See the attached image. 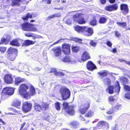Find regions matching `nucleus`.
Returning <instances> with one entry per match:
<instances>
[{"mask_svg": "<svg viewBox=\"0 0 130 130\" xmlns=\"http://www.w3.org/2000/svg\"><path fill=\"white\" fill-rule=\"evenodd\" d=\"M56 75H61L63 76L64 75V74L61 72H57L56 73Z\"/></svg>", "mask_w": 130, "mask_h": 130, "instance_id": "3c124183", "label": "nucleus"}, {"mask_svg": "<svg viewBox=\"0 0 130 130\" xmlns=\"http://www.w3.org/2000/svg\"><path fill=\"white\" fill-rule=\"evenodd\" d=\"M60 104L58 102H57L55 104V108L57 110H59L60 109Z\"/></svg>", "mask_w": 130, "mask_h": 130, "instance_id": "37998d69", "label": "nucleus"}, {"mask_svg": "<svg viewBox=\"0 0 130 130\" xmlns=\"http://www.w3.org/2000/svg\"><path fill=\"white\" fill-rule=\"evenodd\" d=\"M33 24L28 23H25L22 24L21 25L22 29L26 31H36L37 29L32 26Z\"/></svg>", "mask_w": 130, "mask_h": 130, "instance_id": "20e7f679", "label": "nucleus"}, {"mask_svg": "<svg viewBox=\"0 0 130 130\" xmlns=\"http://www.w3.org/2000/svg\"><path fill=\"white\" fill-rule=\"evenodd\" d=\"M114 112L113 108H110L109 110L107 112V113L108 114H111L113 113Z\"/></svg>", "mask_w": 130, "mask_h": 130, "instance_id": "de8ad7c7", "label": "nucleus"}, {"mask_svg": "<svg viewBox=\"0 0 130 130\" xmlns=\"http://www.w3.org/2000/svg\"><path fill=\"white\" fill-rule=\"evenodd\" d=\"M97 127L99 129L105 127L106 128H108L109 127V125L107 122L105 121H100L97 124Z\"/></svg>", "mask_w": 130, "mask_h": 130, "instance_id": "1a4fd4ad", "label": "nucleus"}, {"mask_svg": "<svg viewBox=\"0 0 130 130\" xmlns=\"http://www.w3.org/2000/svg\"><path fill=\"white\" fill-rule=\"evenodd\" d=\"M6 47H0V51L2 53L6 51Z\"/></svg>", "mask_w": 130, "mask_h": 130, "instance_id": "c03bdc74", "label": "nucleus"}, {"mask_svg": "<svg viewBox=\"0 0 130 130\" xmlns=\"http://www.w3.org/2000/svg\"><path fill=\"white\" fill-rule=\"evenodd\" d=\"M21 0H13V2L11 4L12 6H19L20 4L19 3L21 1Z\"/></svg>", "mask_w": 130, "mask_h": 130, "instance_id": "2f4dec72", "label": "nucleus"}, {"mask_svg": "<svg viewBox=\"0 0 130 130\" xmlns=\"http://www.w3.org/2000/svg\"><path fill=\"white\" fill-rule=\"evenodd\" d=\"M94 115V112L91 110H89L88 111L85 115L86 117H91Z\"/></svg>", "mask_w": 130, "mask_h": 130, "instance_id": "473e14b6", "label": "nucleus"}, {"mask_svg": "<svg viewBox=\"0 0 130 130\" xmlns=\"http://www.w3.org/2000/svg\"><path fill=\"white\" fill-rule=\"evenodd\" d=\"M66 23L68 25H70L71 23V21L70 19H68L66 21Z\"/></svg>", "mask_w": 130, "mask_h": 130, "instance_id": "603ef678", "label": "nucleus"}, {"mask_svg": "<svg viewBox=\"0 0 130 130\" xmlns=\"http://www.w3.org/2000/svg\"><path fill=\"white\" fill-rule=\"evenodd\" d=\"M4 80L5 82L7 84H11L13 82L12 77L10 74L6 75L4 76Z\"/></svg>", "mask_w": 130, "mask_h": 130, "instance_id": "9d476101", "label": "nucleus"}, {"mask_svg": "<svg viewBox=\"0 0 130 130\" xmlns=\"http://www.w3.org/2000/svg\"><path fill=\"white\" fill-rule=\"evenodd\" d=\"M108 19V18L107 17H101L99 20V23L100 24H104L106 22Z\"/></svg>", "mask_w": 130, "mask_h": 130, "instance_id": "4be33fe9", "label": "nucleus"}, {"mask_svg": "<svg viewBox=\"0 0 130 130\" xmlns=\"http://www.w3.org/2000/svg\"><path fill=\"white\" fill-rule=\"evenodd\" d=\"M106 44L109 47H111L112 44V43L110 41H108L106 42Z\"/></svg>", "mask_w": 130, "mask_h": 130, "instance_id": "864d4df0", "label": "nucleus"}, {"mask_svg": "<svg viewBox=\"0 0 130 130\" xmlns=\"http://www.w3.org/2000/svg\"><path fill=\"white\" fill-rule=\"evenodd\" d=\"M59 91L63 100H66L70 98L71 92L67 88L62 87L60 88Z\"/></svg>", "mask_w": 130, "mask_h": 130, "instance_id": "f03ea898", "label": "nucleus"}, {"mask_svg": "<svg viewBox=\"0 0 130 130\" xmlns=\"http://www.w3.org/2000/svg\"><path fill=\"white\" fill-rule=\"evenodd\" d=\"M121 82L124 85L126 84L127 82L128 79L124 77H122L121 78Z\"/></svg>", "mask_w": 130, "mask_h": 130, "instance_id": "72a5a7b5", "label": "nucleus"}, {"mask_svg": "<svg viewBox=\"0 0 130 130\" xmlns=\"http://www.w3.org/2000/svg\"><path fill=\"white\" fill-rule=\"evenodd\" d=\"M115 35L117 37H119L120 35V34L117 31H115Z\"/></svg>", "mask_w": 130, "mask_h": 130, "instance_id": "052dcab7", "label": "nucleus"}, {"mask_svg": "<svg viewBox=\"0 0 130 130\" xmlns=\"http://www.w3.org/2000/svg\"><path fill=\"white\" fill-rule=\"evenodd\" d=\"M87 67L88 70L91 71H92L96 68V66L91 61H89L88 62L87 65Z\"/></svg>", "mask_w": 130, "mask_h": 130, "instance_id": "ddd939ff", "label": "nucleus"}, {"mask_svg": "<svg viewBox=\"0 0 130 130\" xmlns=\"http://www.w3.org/2000/svg\"><path fill=\"white\" fill-rule=\"evenodd\" d=\"M125 97L126 99H130V93H126L125 95Z\"/></svg>", "mask_w": 130, "mask_h": 130, "instance_id": "49530a36", "label": "nucleus"}, {"mask_svg": "<svg viewBox=\"0 0 130 130\" xmlns=\"http://www.w3.org/2000/svg\"><path fill=\"white\" fill-rule=\"evenodd\" d=\"M15 89L11 87H5L2 90V95H3L4 94L6 95H12L14 93Z\"/></svg>", "mask_w": 130, "mask_h": 130, "instance_id": "39448f33", "label": "nucleus"}, {"mask_svg": "<svg viewBox=\"0 0 130 130\" xmlns=\"http://www.w3.org/2000/svg\"><path fill=\"white\" fill-rule=\"evenodd\" d=\"M25 124V122H24L22 124H21V129H22L24 127V126Z\"/></svg>", "mask_w": 130, "mask_h": 130, "instance_id": "774afa93", "label": "nucleus"}, {"mask_svg": "<svg viewBox=\"0 0 130 130\" xmlns=\"http://www.w3.org/2000/svg\"><path fill=\"white\" fill-rule=\"evenodd\" d=\"M70 45L66 43H64L62 45V51L64 54H68L70 53Z\"/></svg>", "mask_w": 130, "mask_h": 130, "instance_id": "0eeeda50", "label": "nucleus"}, {"mask_svg": "<svg viewBox=\"0 0 130 130\" xmlns=\"http://www.w3.org/2000/svg\"><path fill=\"white\" fill-rule=\"evenodd\" d=\"M17 51V50L16 49L10 47L8 49V53L9 54H11L13 53V52H16Z\"/></svg>", "mask_w": 130, "mask_h": 130, "instance_id": "c9c22d12", "label": "nucleus"}, {"mask_svg": "<svg viewBox=\"0 0 130 130\" xmlns=\"http://www.w3.org/2000/svg\"><path fill=\"white\" fill-rule=\"evenodd\" d=\"M25 36L27 37H34V35L31 33H28L27 34H25Z\"/></svg>", "mask_w": 130, "mask_h": 130, "instance_id": "8fccbe9b", "label": "nucleus"}, {"mask_svg": "<svg viewBox=\"0 0 130 130\" xmlns=\"http://www.w3.org/2000/svg\"><path fill=\"white\" fill-rule=\"evenodd\" d=\"M66 111L67 112L69 115H74L75 113L74 107L73 105L70 106L69 108Z\"/></svg>", "mask_w": 130, "mask_h": 130, "instance_id": "a211bd4d", "label": "nucleus"}, {"mask_svg": "<svg viewBox=\"0 0 130 130\" xmlns=\"http://www.w3.org/2000/svg\"><path fill=\"white\" fill-rule=\"evenodd\" d=\"M69 104L66 102H63V105L64 108L66 110H67L69 108V106H68Z\"/></svg>", "mask_w": 130, "mask_h": 130, "instance_id": "58836bf2", "label": "nucleus"}, {"mask_svg": "<svg viewBox=\"0 0 130 130\" xmlns=\"http://www.w3.org/2000/svg\"><path fill=\"white\" fill-rule=\"evenodd\" d=\"M106 0H100V2L102 4H104L106 2Z\"/></svg>", "mask_w": 130, "mask_h": 130, "instance_id": "0e129e2a", "label": "nucleus"}, {"mask_svg": "<svg viewBox=\"0 0 130 130\" xmlns=\"http://www.w3.org/2000/svg\"><path fill=\"white\" fill-rule=\"evenodd\" d=\"M111 52H112L113 53H115L117 52V50L116 48L113 49L112 51H111Z\"/></svg>", "mask_w": 130, "mask_h": 130, "instance_id": "338daca9", "label": "nucleus"}, {"mask_svg": "<svg viewBox=\"0 0 130 130\" xmlns=\"http://www.w3.org/2000/svg\"><path fill=\"white\" fill-rule=\"evenodd\" d=\"M60 15L59 13H56L53 15H51L48 17L47 19L46 20L47 21L50 20L51 19L54 17H60Z\"/></svg>", "mask_w": 130, "mask_h": 130, "instance_id": "c756f323", "label": "nucleus"}, {"mask_svg": "<svg viewBox=\"0 0 130 130\" xmlns=\"http://www.w3.org/2000/svg\"><path fill=\"white\" fill-rule=\"evenodd\" d=\"M6 40V39L5 38H2L1 40V42H0V44L3 43L5 42Z\"/></svg>", "mask_w": 130, "mask_h": 130, "instance_id": "6e6d98bb", "label": "nucleus"}, {"mask_svg": "<svg viewBox=\"0 0 130 130\" xmlns=\"http://www.w3.org/2000/svg\"><path fill=\"white\" fill-rule=\"evenodd\" d=\"M90 58L88 53L87 51L84 52L81 58L82 61H84Z\"/></svg>", "mask_w": 130, "mask_h": 130, "instance_id": "f3484780", "label": "nucleus"}, {"mask_svg": "<svg viewBox=\"0 0 130 130\" xmlns=\"http://www.w3.org/2000/svg\"><path fill=\"white\" fill-rule=\"evenodd\" d=\"M112 130H119L121 129L119 128V127L118 126L117 124H115L114 126L112 127Z\"/></svg>", "mask_w": 130, "mask_h": 130, "instance_id": "79ce46f5", "label": "nucleus"}, {"mask_svg": "<svg viewBox=\"0 0 130 130\" xmlns=\"http://www.w3.org/2000/svg\"><path fill=\"white\" fill-rule=\"evenodd\" d=\"M96 19H93L90 22V24L93 26H95L96 25Z\"/></svg>", "mask_w": 130, "mask_h": 130, "instance_id": "ea45409f", "label": "nucleus"}, {"mask_svg": "<svg viewBox=\"0 0 130 130\" xmlns=\"http://www.w3.org/2000/svg\"><path fill=\"white\" fill-rule=\"evenodd\" d=\"M57 72L56 69L53 68L51 69V72L54 73V74L55 75H56V73Z\"/></svg>", "mask_w": 130, "mask_h": 130, "instance_id": "5fc2aeb1", "label": "nucleus"}, {"mask_svg": "<svg viewBox=\"0 0 130 130\" xmlns=\"http://www.w3.org/2000/svg\"><path fill=\"white\" fill-rule=\"evenodd\" d=\"M114 88L113 86H110L106 89V91L108 93L112 94L114 92Z\"/></svg>", "mask_w": 130, "mask_h": 130, "instance_id": "bb28decb", "label": "nucleus"}, {"mask_svg": "<svg viewBox=\"0 0 130 130\" xmlns=\"http://www.w3.org/2000/svg\"><path fill=\"white\" fill-rule=\"evenodd\" d=\"M85 31V35L87 36H90L93 33V29L90 27L86 28V29Z\"/></svg>", "mask_w": 130, "mask_h": 130, "instance_id": "aec40b11", "label": "nucleus"}, {"mask_svg": "<svg viewBox=\"0 0 130 130\" xmlns=\"http://www.w3.org/2000/svg\"><path fill=\"white\" fill-rule=\"evenodd\" d=\"M73 40L75 41L76 42L78 43H82V40L81 39L77 38H74L73 39Z\"/></svg>", "mask_w": 130, "mask_h": 130, "instance_id": "a19ab883", "label": "nucleus"}, {"mask_svg": "<svg viewBox=\"0 0 130 130\" xmlns=\"http://www.w3.org/2000/svg\"><path fill=\"white\" fill-rule=\"evenodd\" d=\"M79 125L78 123L76 121H73L70 123V125L71 126L74 128L77 127L79 126Z\"/></svg>", "mask_w": 130, "mask_h": 130, "instance_id": "cd10ccee", "label": "nucleus"}, {"mask_svg": "<svg viewBox=\"0 0 130 130\" xmlns=\"http://www.w3.org/2000/svg\"><path fill=\"white\" fill-rule=\"evenodd\" d=\"M22 43V40L20 39H15L10 42V44L12 45L19 46Z\"/></svg>", "mask_w": 130, "mask_h": 130, "instance_id": "6ab92c4d", "label": "nucleus"}, {"mask_svg": "<svg viewBox=\"0 0 130 130\" xmlns=\"http://www.w3.org/2000/svg\"><path fill=\"white\" fill-rule=\"evenodd\" d=\"M21 103V101L18 100H14L12 104V105L13 106L16 107L20 109L21 107L20 106Z\"/></svg>", "mask_w": 130, "mask_h": 130, "instance_id": "412c9836", "label": "nucleus"}, {"mask_svg": "<svg viewBox=\"0 0 130 130\" xmlns=\"http://www.w3.org/2000/svg\"><path fill=\"white\" fill-rule=\"evenodd\" d=\"M28 88V86L25 84L21 85L19 88L20 94L26 99H29L30 98V95H34L36 93L35 89L33 86L30 87L29 91L27 90Z\"/></svg>", "mask_w": 130, "mask_h": 130, "instance_id": "f257e3e1", "label": "nucleus"}, {"mask_svg": "<svg viewBox=\"0 0 130 130\" xmlns=\"http://www.w3.org/2000/svg\"><path fill=\"white\" fill-rule=\"evenodd\" d=\"M125 89L127 91H130V86L128 85L124 86Z\"/></svg>", "mask_w": 130, "mask_h": 130, "instance_id": "a18cd8bd", "label": "nucleus"}, {"mask_svg": "<svg viewBox=\"0 0 130 130\" xmlns=\"http://www.w3.org/2000/svg\"><path fill=\"white\" fill-rule=\"evenodd\" d=\"M86 28V26L81 27L77 26L74 27L75 30L79 33H81L85 31Z\"/></svg>", "mask_w": 130, "mask_h": 130, "instance_id": "dca6fc26", "label": "nucleus"}, {"mask_svg": "<svg viewBox=\"0 0 130 130\" xmlns=\"http://www.w3.org/2000/svg\"><path fill=\"white\" fill-rule=\"evenodd\" d=\"M34 107L35 110L36 111H40L42 110L41 106L38 104L35 103Z\"/></svg>", "mask_w": 130, "mask_h": 130, "instance_id": "b1692460", "label": "nucleus"}, {"mask_svg": "<svg viewBox=\"0 0 130 130\" xmlns=\"http://www.w3.org/2000/svg\"><path fill=\"white\" fill-rule=\"evenodd\" d=\"M22 110L25 112H27L31 110L32 105L28 102H26L23 104Z\"/></svg>", "mask_w": 130, "mask_h": 130, "instance_id": "423d86ee", "label": "nucleus"}, {"mask_svg": "<svg viewBox=\"0 0 130 130\" xmlns=\"http://www.w3.org/2000/svg\"><path fill=\"white\" fill-rule=\"evenodd\" d=\"M24 80L23 78L20 77H18L15 78L14 83L15 85H18L21 83L23 82Z\"/></svg>", "mask_w": 130, "mask_h": 130, "instance_id": "5701e85b", "label": "nucleus"}, {"mask_svg": "<svg viewBox=\"0 0 130 130\" xmlns=\"http://www.w3.org/2000/svg\"><path fill=\"white\" fill-rule=\"evenodd\" d=\"M114 88V92L118 94L120 90V87L119 82L118 81H116L115 83L114 86H113Z\"/></svg>", "mask_w": 130, "mask_h": 130, "instance_id": "2eb2a0df", "label": "nucleus"}, {"mask_svg": "<svg viewBox=\"0 0 130 130\" xmlns=\"http://www.w3.org/2000/svg\"><path fill=\"white\" fill-rule=\"evenodd\" d=\"M99 76L101 78H103L104 76H106L107 75V72L106 71H102L98 73Z\"/></svg>", "mask_w": 130, "mask_h": 130, "instance_id": "c85d7f7f", "label": "nucleus"}, {"mask_svg": "<svg viewBox=\"0 0 130 130\" xmlns=\"http://www.w3.org/2000/svg\"><path fill=\"white\" fill-rule=\"evenodd\" d=\"M90 130H96V127H91L89 128Z\"/></svg>", "mask_w": 130, "mask_h": 130, "instance_id": "69168bd1", "label": "nucleus"}, {"mask_svg": "<svg viewBox=\"0 0 130 130\" xmlns=\"http://www.w3.org/2000/svg\"><path fill=\"white\" fill-rule=\"evenodd\" d=\"M113 109L114 111H117L119 108V106H116L115 107H114L113 108Z\"/></svg>", "mask_w": 130, "mask_h": 130, "instance_id": "13d9d810", "label": "nucleus"}, {"mask_svg": "<svg viewBox=\"0 0 130 130\" xmlns=\"http://www.w3.org/2000/svg\"><path fill=\"white\" fill-rule=\"evenodd\" d=\"M52 50L53 51L54 54H55L56 56L57 57L59 56L61 54V50L59 47H54L53 48Z\"/></svg>", "mask_w": 130, "mask_h": 130, "instance_id": "4468645a", "label": "nucleus"}, {"mask_svg": "<svg viewBox=\"0 0 130 130\" xmlns=\"http://www.w3.org/2000/svg\"><path fill=\"white\" fill-rule=\"evenodd\" d=\"M72 51L74 52H77L79 51V47H78L75 46L72 47Z\"/></svg>", "mask_w": 130, "mask_h": 130, "instance_id": "4c0bfd02", "label": "nucleus"}, {"mask_svg": "<svg viewBox=\"0 0 130 130\" xmlns=\"http://www.w3.org/2000/svg\"><path fill=\"white\" fill-rule=\"evenodd\" d=\"M84 15L81 13H77L74 15L73 19L74 21L79 24H83L85 23V21L84 19Z\"/></svg>", "mask_w": 130, "mask_h": 130, "instance_id": "7ed1b4c3", "label": "nucleus"}, {"mask_svg": "<svg viewBox=\"0 0 130 130\" xmlns=\"http://www.w3.org/2000/svg\"><path fill=\"white\" fill-rule=\"evenodd\" d=\"M103 81L104 82V83L106 84L109 85L110 84V80L108 78L104 79Z\"/></svg>", "mask_w": 130, "mask_h": 130, "instance_id": "e433bc0d", "label": "nucleus"}, {"mask_svg": "<svg viewBox=\"0 0 130 130\" xmlns=\"http://www.w3.org/2000/svg\"><path fill=\"white\" fill-rule=\"evenodd\" d=\"M32 17V15L29 13H27L25 16L23 17L22 18L23 20L25 21H27L28 18H31Z\"/></svg>", "mask_w": 130, "mask_h": 130, "instance_id": "7c9ffc66", "label": "nucleus"}, {"mask_svg": "<svg viewBox=\"0 0 130 130\" xmlns=\"http://www.w3.org/2000/svg\"><path fill=\"white\" fill-rule=\"evenodd\" d=\"M89 103L87 102L84 104H82L80 107L79 111L82 114H84L87 110L89 107Z\"/></svg>", "mask_w": 130, "mask_h": 130, "instance_id": "6e6552de", "label": "nucleus"}, {"mask_svg": "<svg viewBox=\"0 0 130 130\" xmlns=\"http://www.w3.org/2000/svg\"><path fill=\"white\" fill-rule=\"evenodd\" d=\"M42 110H45L47 109L48 107V105L45 103H43L41 105Z\"/></svg>", "mask_w": 130, "mask_h": 130, "instance_id": "f704fd0d", "label": "nucleus"}, {"mask_svg": "<svg viewBox=\"0 0 130 130\" xmlns=\"http://www.w3.org/2000/svg\"><path fill=\"white\" fill-rule=\"evenodd\" d=\"M63 61L65 62L72 63L73 60V59L71 58L69 55H67L65 58L63 59Z\"/></svg>", "mask_w": 130, "mask_h": 130, "instance_id": "393cba45", "label": "nucleus"}, {"mask_svg": "<svg viewBox=\"0 0 130 130\" xmlns=\"http://www.w3.org/2000/svg\"><path fill=\"white\" fill-rule=\"evenodd\" d=\"M35 42L31 40H27L25 41L23 44V46H28L29 45L33 44Z\"/></svg>", "mask_w": 130, "mask_h": 130, "instance_id": "a878e982", "label": "nucleus"}, {"mask_svg": "<svg viewBox=\"0 0 130 130\" xmlns=\"http://www.w3.org/2000/svg\"><path fill=\"white\" fill-rule=\"evenodd\" d=\"M109 100L110 101H114L115 99L112 96H111L109 97Z\"/></svg>", "mask_w": 130, "mask_h": 130, "instance_id": "bf43d9fd", "label": "nucleus"}, {"mask_svg": "<svg viewBox=\"0 0 130 130\" xmlns=\"http://www.w3.org/2000/svg\"><path fill=\"white\" fill-rule=\"evenodd\" d=\"M126 26V23L123 22L122 23L121 26L124 27Z\"/></svg>", "mask_w": 130, "mask_h": 130, "instance_id": "e2e57ef3", "label": "nucleus"}, {"mask_svg": "<svg viewBox=\"0 0 130 130\" xmlns=\"http://www.w3.org/2000/svg\"><path fill=\"white\" fill-rule=\"evenodd\" d=\"M50 117H51L50 116H48L47 118V120H48V121L50 122H52V121H54V120H52L51 119H50ZM46 120H47V119Z\"/></svg>", "mask_w": 130, "mask_h": 130, "instance_id": "4d7b16f0", "label": "nucleus"}, {"mask_svg": "<svg viewBox=\"0 0 130 130\" xmlns=\"http://www.w3.org/2000/svg\"><path fill=\"white\" fill-rule=\"evenodd\" d=\"M90 45L93 47H95L96 46V43L93 41H91L90 43Z\"/></svg>", "mask_w": 130, "mask_h": 130, "instance_id": "09e8293b", "label": "nucleus"}, {"mask_svg": "<svg viewBox=\"0 0 130 130\" xmlns=\"http://www.w3.org/2000/svg\"><path fill=\"white\" fill-rule=\"evenodd\" d=\"M118 60L120 62H123L124 63H125V61H126V60H124L123 59H120V58L118 59Z\"/></svg>", "mask_w": 130, "mask_h": 130, "instance_id": "680f3d73", "label": "nucleus"}, {"mask_svg": "<svg viewBox=\"0 0 130 130\" xmlns=\"http://www.w3.org/2000/svg\"><path fill=\"white\" fill-rule=\"evenodd\" d=\"M121 9L122 13L124 14H127L128 11V6L125 4H121L120 6Z\"/></svg>", "mask_w": 130, "mask_h": 130, "instance_id": "9b49d317", "label": "nucleus"}, {"mask_svg": "<svg viewBox=\"0 0 130 130\" xmlns=\"http://www.w3.org/2000/svg\"><path fill=\"white\" fill-rule=\"evenodd\" d=\"M118 8V6L116 4L111 5L110 6H108L105 7V10L109 11H111L113 10H116Z\"/></svg>", "mask_w": 130, "mask_h": 130, "instance_id": "f8f14e48", "label": "nucleus"}]
</instances>
